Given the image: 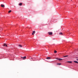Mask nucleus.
<instances>
[{"mask_svg":"<svg viewBox=\"0 0 78 78\" xmlns=\"http://www.w3.org/2000/svg\"><path fill=\"white\" fill-rule=\"evenodd\" d=\"M58 59V61H61V60H62V59H58V58H57Z\"/></svg>","mask_w":78,"mask_h":78,"instance_id":"nucleus-12","label":"nucleus"},{"mask_svg":"<svg viewBox=\"0 0 78 78\" xmlns=\"http://www.w3.org/2000/svg\"><path fill=\"white\" fill-rule=\"evenodd\" d=\"M48 34L49 35H52V34H53V33L52 32H48Z\"/></svg>","mask_w":78,"mask_h":78,"instance_id":"nucleus-1","label":"nucleus"},{"mask_svg":"<svg viewBox=\"0 0 78 78\" xmlns=\"http://www.w3.org/2000/svg\"><path fill=\"white\" fill-rule=\"evenodd\" d=\"M74 62H75V63H77V64H78V62L77 61H74Z\"/></svg>","mask_w":78,"mask_h":78,"instance_id":"nucleus-6","label":"nucleus"},{"mask_svg":"<svg viewBox=\"0 0 78 78\" xmlns=\"http://www.w3.org/2000/svg\"><path fill=\"white\" fill-rule=\"evenodd\" d=\"M1 6L2 8H4V7H5V5H4L3 4H1Z\"/></svg>","mask_w":78,"mask_h":78,"instance_id":"nucleus-3","label":"nucleus"},{"mask_svg":"<svg viewBox=\"0 0 78 78\" xmlns=\"http://www.w3.org/2000/svg\"><path fill=\"white\" fill-rule=\"evenodd\" d=\"M34 34H35V31H33V33L32 34V35H34Z\"/></svg>","mask_w":78,"mask_h":78,"instance_id":"nucleus-4","label":"nucleus"},{"mask_svg":"<svg viewBox=\"0 0 78 78\" xmlns=\"http://www.w3.org/2000/svg\"><path fill=\"white\" fill-rule=\"evenodd\" d=\"M59 34H60V35H62V33H59Z\"/></svg>","mask_w":78,"mask_h":78,"instance_id":"nucleus-16","label":"nucleus"},{"mask_svg":"<svg viewBox=\"0 0 78 78\" xmlns=\"http://www.w3.org/2000/svg\"><path fill=\"white\" fill-rule=\"evenodd\" d=\"M69 62V63H72V62H70V61H67V62Z\"/></svg>","mask_w":78,"mask_h":78,"instance_id":"nucleus-7","label":"nucleus"},{"mask_svg":"<svg viewBox=\"0 0 78 78\" xmlns=\"http://www.w3.org/2000/svg\"><path fill=\"white\" fill-rule=\"evenodd\" d=\"M22 5V3H20L19 4V5L20 6H21Z\"/></svg>","mask_w":78,"mask_h":78,"instance_id":"nucleus-9","label":"nucleus"},{"mask_svg":"<svg viewBox=\"0 0 78 78\" xmlns=\"http://www.w3.org/2000/svg\"><path fill=\"white\" fill-rule=\"evenodd\" d=\"M11 11H11V10H9V11L8 12L9 13H10V12H11Z\"/></svg>","mask_w":78,"mask_h":78,"instance_id":"nucleus-14","label":"nucleus"},{"mask_svg":"<svg viewBox=\"0 0 78 78\" xmlns=\"http://www.w3.org/2000/svg\"><path fill=\"white\" fill-rule=\"evenodd\" d=\"M21 58H22V59H23V60L25 59H26V58H27V57H26V56H24V57H21Z\"/></svg>","mask_w":78,"mask_h":78,"instance_id":"nucleus-2","label":"nucleus"},{"mask_svg":"<svg viewBox=\"0 0 78 78\" xmlns=\"http://www.w3.org/2000/svg\"><path fill=\"white\" fill-rule=\"evenodd\" d=\"M68 56H68V55H66V56H64L63 57H67Z\"/></svg>","mask_w":78,"mask_h":78,"instance_id":"nucleus-15","label":"nucleus"},{"mask_svg":"<svg viewBox=\"0 0 78 78\" xmlns=\"http://www.w3.org/2000/svg\"><path fill=\"white\" fill-rule=\"evenodd\" d=\"M47 59H50V57H48L47 58Z\"/></svg>","mask_w":78,"mask_h":78,"instance_id":"nucleus-5","label":"nucleus"},{"mask_svg":"<svg viewBox=\"0 0 78 78\" xmlns=\"http://www.w3.org/2000/svg\"><path fill=\"white\" fill-rule=\"evenodd\" d=\"M77 61H78V59H77Z\"/></svg>","mask_w":78,"mask_h":78,"instance_id":"nucleus-18","label":"nucleus"},{"mask_svg":"<svg viewBox=\"0 0 78 78\" xmlns=\"http://www.w3.org/2000/svg\"><path fill=\"white\" fill-rule=\"evenodd\" d=\"M4 46H6V47H7V45L6 44H4Z\"/></svg>","mask_w":78,"mask_h":78,"instance_id":"nucleus-10","label":"nucleus"},{"mask_svg":"<svg viewBox=\"0 0 78 78\" xmlns=\"http://www.w3.org/2000/svg\"><path fill=\"white\" fill-rule=\"evenodd\" d=\"M19 47H22V46L21 45H19Z\"/></svg>","mask_w":78,"mask_h":78,"instance_id":"nucleus-11","label":"nucleus"},{"mask_svg":"<svg viewBox=\"0 0 78 78\" xmlns=\"http://www.w3.org/2000/svg\"><path fill=\"white\" fill-rule=\"evenodd\" d=\"M57 65L60 66V65H61V63H57Z\"/></svg>","mask_w":78,"mask_h":78,"instance_id":"nucleus-8","label":"nucleus"},{"mask_svg":"<svg viewBox=\"0 0 78 78\" xmlns=\"http://www.w3.org/2000/svg\"><path fill=\"white\" fill-rule=\"evenodd\" d=\"M54 53H57V51H54Z\"/></svg>","mask_w":78,"mask_h":78,"instance_id":"nucleus-13","label":"nucleus"},{"mask_svg":"<svg viewBox=\"0 0 78 78\" xmlns=\"http://www.w3.org/2000/svg\"><path fill=\"white\" fill-rule=\"evenodd\" d=\"M2 29V28H0V30H1Z\"/></svg>","mask_w":78,"mask_h":78,"instance_id":"nucleus-17","label":"nucleus"}]
</instances>
